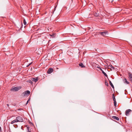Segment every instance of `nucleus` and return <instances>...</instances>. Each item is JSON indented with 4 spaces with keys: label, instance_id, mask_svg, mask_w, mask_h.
Wrapping results in <instances>:
<instances>
[{
    "label": "nucleus",
    "instance_id": "nucleus-28",
    "mask_svg": "<svg viewBox=\"0 0 132 132\" xmlns=\"http://www.w3.org/2000/svg\"><path fill=\"white\" fill-rule=\"evenodd\" d=\"M113 0H112V1H111V2H112H112H113Z\"/></svg>",
    "mask_w": 132,
    "mask_h": 132
},
{
    "label": "nucleus",
    "instance_id": "nucleus-16",
    "mask_svg": "<svg viewBox=\"0 0 132 132\" xmlns=\"http://www.w3.org/2000/svg\"><path fill=\"white\" fill-rule=\"evenodd\" d=\"M16 121H15V120H13V121H12L11 123V124H13L14 123L16 122Z\"/></svg>",
    "mask_w": 132,
    "mask_h": 132
},
{
    "label": "nucleus",
    "instance_id": "nucleus-26",
    "mask_svg": "<svg viewBox=\"0 0 132 132\" xmlns=\"http://www.w3.org/2000/svg\"><path fill=\"white\" fill-rule=\"evenodd\" d=\"M28 132H31V131H29V129H28Z\"/></svg>",
    "mask_w": 132,
    "mask_h": 132
},
{
    "label": "nucleus",
    "instance_id": "nucleus-13",
    "mask_svg": "<svg viewBox=\"0 0 132 132\" xmlns=\"http://www.w3.org/2000/svg\"><path fill=\"white\" fill-rule=\"evenodd\" d=\"M79 65L80 67H81L82 68H84L85 67V66L82 63H80L79 64Z\"/></svg>",
    "mask_w": 132,
    "mask_h": 132
},
{
    "label": "nucleus",
    "instance_id": "nucleus-21",
    "mask_svg": "<svg viewBox=\"0 0 132 132\" xmlns=\"http://www.w3.org/2000/svg\"><path fill=\"white\" fill-rule=\"evenodd\" d=\"M15 120L16 121V122H20V121H19V120H18V119H15Z\"/></svg>",
    "mask_w": 132,
    "mask_h": 132
},
{
    "label": "nucleus",
    "instance_id": "nucleus-11",
    "mask_svg": "<svg viewBox=\"0 0 132 132\" xmlns=\"http://www.w3.org/2000/svg\"><path fill=\"white\" fill-rule=\"evenodd\" d=\"M112 118L113 119H116L117 121H118L119 120V118L116 116H113L112 117Z\"/></svg>",
    "mask_w": 132,
    "mask_h": 132
},
{
    "label": "nucleus",
    "instance_id": "nucleus-29",
    "mask_svg": "<svg viewBox=\"0 0 132 132\" xmlns=\"http://www.w3.org/2000/svg\"><path fill=\"white\" fill-rule=\"evenodd\" d=\"M107 86H108V84H107Z\"/></svg>",
    "mask_w": 132,
    "mask_h": 132
},
{
    "label": "nucleus",
    "instance_id": "nucleus-5",
    "mask_svg": "<svg viewBox=\"0 0 132 132\" xmlns=\"http://www.w3.org/2000/svg\"><path fill=\"white\" fill-rule=\"evenodd\" d=\"M128 78L131 81H132V74L130 72L128 73Z\"/></svg>",
    "mask_w": 132,
    "mask_h": 132
},
{
    "label": "nucleus",
    "instance_id": "nucleus-14",
    "mask_svg": "<svg viewBox=\"0 0 132 132\" xmlns=\"http://www.w3.org/2000/svg\"><path fill=\"white\" fill-rule=\"evenodd\" d=\"M94 15L96 16H98L99 14L98 13H97V12H95L94 13Z\"/></svg>",
    "mask_w": 132,
    "mask_h": 132
},
{
    "label": "nucleus",
    "instance_id": "nucleus-19",
    "mask_svg": "<svg viewBox=\"0 0 132 132\" xmlns=\"http://www.w3.org/2000/svg\"><path fill=\"white\" fill-rule=\"evenodd\" d=\"M32 80H28V82H29L30 83L32 84V81H31Z\"/></svg>",
    "mask_w": 132,
    "mask_h": 132
},
{
    "label": "nucleus",
    "instance_id": "nucleus-15",
    "mask_svg": "<svg viewBox=\"0 0 132 132\" xmlns=\"http://www.w3.org/2000/svg\"><path fill=\"white\" fill-rule=\"evenodd\" d=\"M113 101H114V102H115V101H116V99L114 96V95L113 94Z\"/></svg>",
    "mask_w": 132,
    "mask_h": 132
},
{
    "label": "nucleus",
    "instance_id": "nucleus-27",
    "mask_svg": "<svg viewBox=\"0 0 132 132\" xmlns=\"http://www.w3.org/2000/svg\"><path fill=\"white\" fill-rule=\"evenodd\" d=\"M7 106H9V104H7Z\"/></svg>",
    "mask_w": 132,
    "mask_h": 132
},
{
    "label": "nucleus",
    "instance_id": "nucleus-10",
    "mask_svg": "<svg viewBox=\"0 0 132 132\" xmlns=\"http://www.w3.org/2000/svg\"><path fill=\"white\" fill-rule=\"evenodd\" d=\"M123 81L125 83H126L127 84H129V82L125 78L123 79Z\"/></svg>",
    "mask_w": 132,
    "mask_h": 132
},
{
    "label": "nucleus",
    "instance_id": "nucleus-30",
    "mask_svg": "<svg viewBox=\"0 0 132 132\" xmlns=\"http://www.w3.org/2000/svg\"><path fill=\"white\" fill-rule=\"evenodd\" d=\"M90 18V17H88V18Z\"/></svg>",
    "mask_w": 132,
    "mask_h": 132
},
{
    "label": "nucleus",
    "instance_id": "nucleus-22",
    "mask_svg": "<svg viewBox=\"0 0 132 132\" xmlns=\"http://www.w3.org/2000/svg\"><path fill=\"white\" fill-rule=\"evenodd\" d=\"M30 98H29L28 99V101H27V103H26V104H27L28 103V102L29 101H30Z\"/></svg>",
    "mask_w": 132,
    "mask_h": 132
},
{
    "label": "nucleus",
    "instance_id": "nucleus-20",
    "mask_svg": "<svg viewBox=\"0 0 132 132\" xmlns=\"http://www.w3.org/2000/svg\"><path fill=\"white\" fill-rule=\"evenodd\" d=\"M114 105L115 106H116L117 105V102L116 101H115V102H114Z\"/></svg>",
    "mask_w": 132,
    "mask_h": 132
},
{
    "label": "nucleus",
    "instance_id": "nucleus-24",
    "mask_svg": "<svg viewBox=\"0 0 132 132\" xmlns=\"http://www.w3.org/2000/svg\"><path fill=\"white\" fill-rule=\"evenodd\" d=\"M2 129H1V127L0 126V132H2Z\"/></svg>",
    "mask_w": 132,
    "mask_h": 132
},
{
    "label": "nucleus",
    "instance_id": "nucleus-8",
    "mask_svg": "<svg viewBox=\"0 0 132 132\" xmlns=\"http://www.w3.org/2000/svg\"><path fill=\"white\" fill-rule=\"evenodd\" d=\"M53 69L51 68H49L47 71V73L48 74L51 73L52 72H53Z\"/></svg>",
    "mask_w": 132,
    "mask_h": 132
},
{
    "label": "nucleus",
    "instance_id": "nucleus-25",
    "mask_svg": "<svg viewBox=\"0 0 132 132\" xmlns=\"http://www.w3.org/2000/svg\"><path fill=\"white\" fill-rule=\"evenodd\" d=\"M113 69H114V67L112 66V68Z\"/></svg>",
    "mask_w": 132,
    "mask_h": 132
},
{
    "label": "nucleus",
    "instance_id": "nucleus-23",
    "mask_svg": "<svg viewBox=\"0 0 132 132\" xmlns=\"http://www.w3.org/2000/svg\"><path fill=\"white\" fill-rule=\"evenodd\" d=\"M31 63H30L28 65H27V67H28V66H29V65H30L31 64Z\"/></svg>",
    "mask_w": 132,
    "mask_h": 132
},
{
    "label": "nucleus",
    "instance_id": "nucleus-4",
    "mask_svg": "<svg viewBox=\"0 0 132 132\" xmlns=\"http://www.w3.org/2000/svg\"><path fill=\"white\" fill-rule=\"evenodd\" d=\"M131 112L132 110L130 109H128L126 110V111L125 113L126 115L127 116H129V113Z\"/></svg>",
    "mask_w": 132,
    "mask_h": 132
},
{
    "label": "nucleus",
    "instance_id": "nucleus-9",
    "mask_svg": "<svg viewBox=\"0 0 132 132\" xmlns=\"http://www.w3.org/2000/svg\"><path fill=\"white\" fill-rule=\"evenodd\" d=\"M38 80V78H31V80H32V81H34L35 82H36Z\"/></svg>",
    "mask_w": 132,
    "mask_h": 132
},
{
    "label": "nucleus",
    "instance_id": "nucleus-18",
    "mask_svg": "<svg viewBox=\"0 0 132 132\" xmlns=\"http://www.w3.org/2000/svg\"><path fill=\"white\" fill-rule=\"evenodd\" d=\"M112 66L111 65H109L108 66V68H112Z\"/></svg>",
    "mask_w": 132,
    "mask_h": 132
},
{
    "label": "nucleus",
    "instance_id": "nucleus-7",
    "mask_svg": "<svg viewBox=\"0 0 132 132\" xmlns=\"http://www.w3.org/2000/svg\"><path fill=\"white\" fill-rule=\"evenodd\" d=\"M16 119H18L19 120L20 122H22L23 121V120L22 118L21 117L18 116L16 117Z\"/></svg>",
    "mask_w": 132,
    "mask_h": 132
},
{
    "label": "nucleus",
    "instance_id": "nucleus-12",
    "mask_svg": "<svg viewBox=\"0 0 132 132\" xmlns=\"http://www.w3.org/2000/svg\"><path fill=\"white\" fill-rule=\"evenodd\" d=\"M109 80L110 84V85L111 86V87L113 88H114V86H113V84H112V83L111 81L110 80Z\"/></svg>",
    "mask_w": 132,
    "mask_h": 132
},
{
    "label": "nucleus",
    "instance_id": "nucleus-17",
    "mask_svg": "<svg viewBox=\"0 0 132 132\" xmlns=\"http://www.w3.org/2000/svg\"><path fill=\"white\" fill-rule=\"evenodd\" d=\"M23 23L24 24V25H26V21L25 19H24V20H23Z\"/></svg>",
    "mask_w": 132,
    "mask_h": 132
},
{
    "label": "nucleus",
    "instance_id": "nucleus-2",
    "mask_svg": "<svg viewBox=\"0 0 132 132\" xmlns=\"http://www.w3.org/2000/svg\"><path fill=\"white\" fill-rule=\"evenodd\" d=\"M99 33L101 35L103 36H105V35L108 34V32L107 31H103L102 32H99Z\"/></svg>",
    "mask_w": 132,
    "mask_h": 132
},
{
    "label": "nucleus",
    "instance_id": "nucleus-6",
    "mask_svg": "<svg viewBox=\"0 0 132 132\" xmlns=\"http://www.w3.org/2000/svg\"><path fill=\"white\" fill-rule=\"evenodd\" d=\"M97 68L98 69H100L101 71H102V73L106 77H108V76L106 75V73L100 67H98Z\"/></svg>",
    "mask_w": 132,
    "mask_h": 132
},
{
    "label": "nucleus",
    "instance_id": "nucleus-1",
    "mask_svg": "<svg viewBox=\"0 0 132 132\" xmlns=\"http://www.w3.org/2000/svg\"><path fill=\"white\" fill-rule=\"evenodd\" d=\"M21 88V86L12 87L11 89V90L12 91H17L20 89Z\"/></svg>",
    "mask_w": 132,
    "mask_h": 132
},
{
    "label": "nucleus",
    "instance_id": "nucleus-3",
    "mask_svg": "<svg viewBox=\"0 0 132 132\" xmlns=\"http://www.w3.org/2000/svg\"><path fill=\"white\" fill-rule=\"evenodd\" d=\"M30 92L29 91L27 90L26 91H25L24 92L22 93V94L24 96H25L26 95H28L30 94Z\"/></svg>",
    "mask_w": 132,
    "mask_h": 132
}]
</instances>
